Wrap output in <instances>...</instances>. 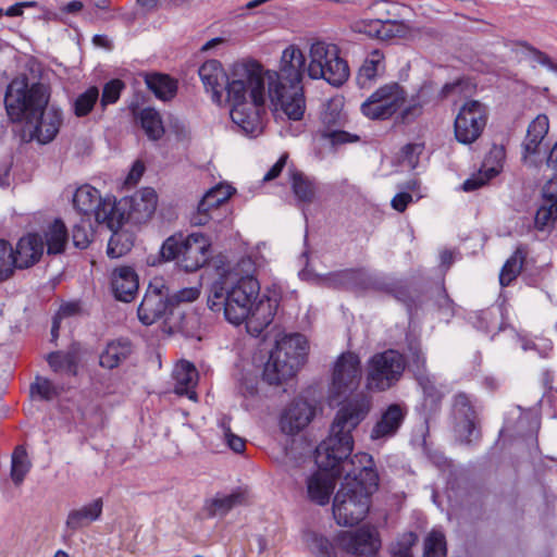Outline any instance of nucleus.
I'll return each instance as SVG.
<instances>
[{"label":"nucleus","mask_w":557,"mask_h":557,"mask_svg":"<svg viewBox=\"0 0 557 557\" xmlns=\"http://www.w3.org/2000/svg\"><path fill=\"white\" fill-rule=\"evenodd\" d=\"M259 290V283L251 275L243 276L235 283L220 278L210 287L208 307L214 312L223 311L225 320L231 324L240 325L247 319Z\"/></svg>","instance_id":"4"},{"label":"nucleus","mask_w":557,"mask_h":557,"mask_svg":"<svg viewBox=\"0 0 557 557\" xmlns=\"http://www.w3.org/2000/svg\"><path fill=\"white\" fill-rule=\"evenodd\" d=\"M210 247L209 238L201 233L172 235L163 242L160 256L163 261H176L186 272H195L209 261Z\"/></svg>","instance_id":"8"},{"label":"nucleus","mask_w":557,"mask_h":557,"mask_svg":"<svg viewBox=\"0 0 557 557\" xmlns=\"http://www.w3.org/2000/svg\"><path fill=\"white\" fill-rule=\"evenodd\" d=\"M102 509V498H96L86 505L70 510L65 520L66 530L71 533H75L88 528L91 523L100 519Z\"/></svg>","instance_id":"27"},{"label":"nucleus","mask_w":557,"mask_h":557,"mask_svg":"<svg viewBox=\"0 0 557 557\" xmlns=\"http://www.w3.org/2000/svg\"><path fill=\"white\" fill-rule=\"evenodd\" d=\"M405 368V357L395 349L373 355L368 361L367 387L380 392L391 388L400 380Z\"/></svg>","instance_id":"12"},{"label":"nucleus","mask_w":557,"mask_h":557,"mask_svg":"<svg viewBox=\"0 0 557 557\" xmlns=\"http://www.w3.org/2000/svg\"><path fill=\"white\" fill-rule=\"evenodd\" d=\"M486 124V110L478 100H469L460 108L455 119L456 139L463 145L474 143Z\"/></svg>","instance_id":"15"},{"label":"nucleus","mask_w":557,"mask_h":557,"mask_svg":"<svg viewBox=\"0 0 557 557\" xmlns=\"http://www.w3.org/2000/svg\"><path fill=\"white\" fill-rule=\"evenodd\" d=\"M403 109L395 116L396 124H410L416 121L423 112V104L416 99H411V101L407 106H403Z\"/></svg>","instance_id":"52"},{"label":"nucleus","mask_w":557,"mask_h":557,"mask_svg":"<svg viewBox=\"0 0 557 557\" xmlns=\"http://www.w3.org/2000/svg\"><path fill=\"white\" fill-rule=\"evenodd\" d=\"M137 314L145 325H151L163 319V330L169 334L193 335L189 322L194 317H187L180 307L173 306L171 290L162 278H154L149 283Z\"/></svg>","instance_id":"5"},{"label":"nucleus","mask_w":557,"mask_h":557,"mask_svg":"<svg viewBox=\"0 0 557 557\" xmlns=\"http://www.w3.org/2000/svg\"><path fill=\"white\" fill-rule=\"evenodd\" d=\"M99 100V89L96 86L78 95L74 101V113L76 116H86Z\"/></svg>","instance_id":"44"},{"label":"nucleus","mask_w":557,"mask_h":557,"mask_svg":"<svg viewBox=\"0 0 557 557\" xmlns=\"http://www.w3.org/2000/svg\"><path fill=\"white\" fill-rule=\"evenodd\" d=\"M157 203L158 196L151 187L143 188L131 197H124L119 201L114 198V206L123 215V224L128 219L136 222L146 221L154 213Z\"/></svg>","instance_id":"19"},{"label":"nucleus","mask_w":557,"mask_h":557,"mask_svg":"<svg viewBox=\"0 0 557 557\" xmlns=\"http://www.w3.org/2000/svg\"><path fill=\"white\" fill-rule=\"evenodd\" d=\"M413 200V195L408 191H400L396 194L391 200V206L398 212H404L408 205Z\"/></svg>","instance_id":"59"},{"label":"nucleus","mask_w":557,"mask_h":557,"mask_svg":"<svg viewBox=\"0 0 557 557\" xmlns=\"http://www.w3.org/2000/svg\"><path fill=\"white\" fill-rule=\"evenodd\" d=\"M307 352L308 342L302 334L292 333L278 337L264 364L263 380L270 385H280L293 377L304 363Z\"/></svg>","instance_id":"6"},{"label":"nucleus","mask_w":557,"mask_h":557,"mask_svg":"<svg viewBox=\"0 0 557 557\" xmlns=\"http://www.w3.org/2000/svg\"><path fill=\"white\" fill-rule=\"evenodd\" d=\"M288 154L283 153L280 159L275 162V164L264 174L263 181H272L276 178L285 168L287 163Z\"/></svg>","instance_id":"62"},{"label":"nucleus","mask_w":557,"mask_h":557,"mask_svg":"<svg viewBox=\"0 0 557 557\" xmlns=\"http://www.w3.org/2000/svg\"><path fill=\"white\" fill-rule=\"evenodd\" d=\"M476 418L470 397L466 393L456 394L451 403V419L454 432L461 443L470 444L479 437Z\"/></svg>","instance_id":"18"},{"label":"nucleus","mask_w":557,"mask_h":557,"mask_svg":"<svg viewBox=\"0 0 557 557\" xmlns=\"http://www.w3.org/2000/svg\"><path fill=\"white\" fill-rule=\"evenodd\" d=\"M384 69V54L380 50L371 51L358 71L356 77L358 86L369 88Z\"/></svg>","instance_id":"35"},{"label":"nucleus","mask_w":557,"mask_h":557,"mask_svg":"<svg viewBox=\"0 0 557 557\" xmlns=\"http://www.w3.org/2000/svg\"><path fill=\"white\" fill-rule=\"evenodd\" d=\"M418 536L413 532L403 533L391 547L392 557H413L412 546L417 543Z\"/></svg>","instance_id":"49"},{"label":"nucleus","mask_w":557,"mask_h":557,"mask_svg":"<svg viewBox=\"0 0 557 557\" xmlns=\"http://www.w3.org/2000/svg\"><path fill=\"white\" fill-rule=\"evenodd\" d=\"M128 108L148 138L158 140L164 135L162 120L156 109L150 107L139 109L138 103L134 101L129 103Z\"/></svg>","instance_id":"32"},{"label":"nucleus","mask_w":557,"mask_h":557,"mask_svg":"<svg viewBox=\"0 0 557 557\" xmlns=\"http://www.w3.org/2000/svg\"><path fill=\"white\" fill-rule=\"evenodd\" d=\"M410 367L414 372L421 373L425 368V358L419 347H410Z\"/></svg>","instance_id":"61"},{"label":"nucleus","mask_w":557,"mask_h":557,"mask_svg":"<svg viewBox=\"0 0 557 557\" xmlns=\"http://www.w3.org/2000/svg\"><path fill=\"white\" fill-rule=\"evenodd\" d=\"M422 150L423 146L420 144H407L401 149L403 161L407 162L409 168H416L419 154L422 152Z\"/></svg>","instance_id":"57"},{"label":"nucleus","mask_w":557,"mask_h":557,"mask_svg":"<svg viewBox=\"0 0 557 557\" xmlns=\"http://www.w3.org/2000/svg\"><path fill=\"white\" fill-rule=\"evenodd\" d=\"M337 476L341 475L321 469L312 473L306 482L308 498L320 506L329 504Z\"/></svg>","instance_id":"26"},{"label":"nucleus","mask_w":557,"mask_h":557,"mask_svg":"<svg viewBox=\"0 0 557 557\" xmlns=\"http://www.w3.org/2000/svg\"><path fill=\"white\" fill-rule=\"evenodd\" d=\"M73 205L82 218L90 220L94 216L98 224L108 230L121 228L123 225V215L114 206V197L102 198L91 185L85 184L76 189Z\"/></svg>","instance_id":"11"},{"label":"nucleus","mask_w":557,"mask_h":557,"mask_svg":"<svg viewBox=\"0 0 557 557\" xmlns=\"http://www.w3.org/2000/svg\"><path fill=\"white\" fill-rule=\"evenodd\" d=\"M423 557H446V541L442 532L432 531L426 536Z\"/></svg>","instance_id":"46"},{"label":"nucleus","mask_w":557,"mask_h":557,"mask_svg":"<svg viewBox=\"0 0 557 557\" xmlns=\"http://www.w3.org/2000/svg\"><path fill=\"white\" fill-rule=\"evenodd\" d=\"M360 380L359 357L350 351L343 352L334 363L331 393L337 397L347 396L358 388Z\"/></svg>","instance_id":"16"},{"label":"nucleus","mask_w":557,"mask_h":557,"mask_svg":"<svg viewBox=\"0 0 557 557\" xmlns=\"http://www.w3.org/2000/svg\"><path fill=\"white\" fill-rule=\"evenodd\" d=\"M200 295L198 287H184L175 293H171V302L173 306L180 307L181 302H193Z\"/></svg>","instance_id":"56"},{"label":"nucleus","mask_w":557,"mask_h":557,"mask_svg":"<svg viewBox=\"0 0 557 557\" xmlns=\"http://www.w3.org/2000/svg\"><path fill=\"white\" fill-rule=\"evenodd\" d=\"M125 84L121 79H111L106 83L100 97V106L104 110L109 104L115 103L124 89Z\"/></svg>","instance_id":"51"},{"label":"nucleus","mask_w":557,"mask_h":557,"mask_svg":"<svg viewBox=\"0 0 557 557\" xmlns=\"http://www.w3.org/2000/svg\"><path fill=\"white\" fill-rule=\"evenodd\" d=\"M90 220L82 218L81 222L75 224L72 230V240L76 248L85 249L89 246L92 237Z\"/></svg>","instance_id":"47"},{"label":"nucleus","mask_w":557,"mask_h":557,"mask_svg":"<svg viewBox=\"0 0 557 557\" xmlns=\"http://www.w3.org/2000/svg\"><path fill=\"white\" fill-rule=\"evenodd\" d=\"M111 285L117 300L129 302L138 292V275L131 267L117 268L112 273Z\"/></svg>","instance_id":"29"},{"label":"nucleus","mask_w":557,"mask_h":557,"mask_svg":"<svg viewBox=\"0 0 557 557\" xmlns=\"http://www.w3.org/2000/svg\"><path fill=\"white\" fill-rule=\"evenodd\" d=\"M405 419L404 409L393 404L382 413L380 420L371 430L370 438L372 441L386 440L396 434Z\"/></svg>","instance_id":"31"},{"label":"nucleus","mask_w":557,"mask_h":557,"mask_svg":"<svg viewBox=\"0 0 557 557\" xmlns=\"http://www.w3.org/2000/svg\"><path fill=\"white\" fill-rule=\"evenodd\" d=\"M48 363L51 369L55 372L61 371L63 369H71L73 364V359L70 355H65L59 351L51 352L48 356Z\"/></svg>","instance_id":"58"},{"label":"nucleus","mask_w":557,"mask_h":557,"mask_svg":"<svg viewBox=\"0 0 557 557\" xmlns=\"http://www.w3.org/2000/svg\"><path fill=\"white\" fill-rule=\"evenodd\" d=\"M313 414L314 410L307 401H294L281 414V431L287 435H295L310 423Z\"/></svg>","instance_id":"23"},{"label":"nucleus","mask_w":557,"mask_h":557,"mask_svg":"<svg viewBox=\"0 0 557 557\" xmlns=\"http://www.w3.org/2000/svg\"><path fill=\"white\" fill-rule=\"evenodd\" d=\"M211 212L206 208H201V205L198 203L197 210L190 215V224L194 226L206 225L212 219Z\"/></svg>","instance_id":"60"},{"label":"nucleus","mask_w":557,"mask_h":557,"mask_svg":"<svg viewBox=\"0 0 557 557\" xmlns=\"http://www.w3.org/2000/svg\"><path fill=\"white\" fill-rule=\"evenodd\" d=\"M267 71L253 59H242L230 69L225 86L226 99H267Z\"/></svg>","instance_id":"9"},{"label":"nucleus","mask_w":557,"mask_h":557,"mask_svg":"<svg viewBox=\"0 0 557 557\" xmlns=\"http://www.w3.org/2000/svg\"><path fill=\"white\" fill-rule=\"evenodd\" d=\"M232 108L230 115L246 135L256 137L262 133L261 114L264 113L265 99H226Z\"/></svg>","instance_id":"17"},{"label":"nucleus","mask_w":557,"mask_h":557,"mask_svg":"<svg viewBox=\"0 0 557 557\" xmlns=\"http://www.w3.org/2000/svg\"><path fill=\"white\" fill-rule=\"evenodd\" d=\"M371 403L361 397L347 403L336 413L331 424L330 435L315 448V463L319 469L335 474L351 476L363 467L372 469V457L367 453L351 456L354 449L352 431L367 417Z\"/></svg>","instance_id":"1"},{"label":"nucleus","mask_w":557,"mask_h":557,"mask_svg":"<svg viewBox=\"0 0 557 557\" xmlns=\"http://www.w3.org/2000/svg\"><path fill=\"white\" fill-rule=\"evenodd\" d=\"M523 259V252L518 248L505 262L499 273V283L502 286H508L518 276L522 269Z\"/></svg>","instance_id":"42"},{"label":"nucleus","mask_w":557,"mask_h":557,"mask_svg":"<svg viewBox=\"0 0 557 557\" xmlns=\"http://www.w3.org/2000/svg\"><path fill=\"white\" fill-rule=\"evenodd\" d=\"M198 75L206 91L211 94L212 101L221 103L230 77L222 63L218 60H208L198 69Z\"/></svg>","instance_id":"22"},{"label":"nucleus","mask_w":557,"mask_h":557,"mask_svg":"<svg viewBox=\"0 0 557 557\" xmlns=\"http://www.w3.org/2000/svg\"><path fill=\"white\" fill-rule=\"evenodd\" d=\"M293 193L299 202L311 203L315 199L317 185L313 180L295 168L289 169Z\"/></svg>","instance_id":"36"},{"label":"nucleus","mask_w":557,"mask_h":557,"mask_svg":"<svg viewBox=\"0 0 557 557\" xmlns=\"http://www.w3.org/2000/svg\"><path fill=\"white\" fill-rule=\"evenodd\" d=\"M322 137L329 139L332 145L355 143L359 140L357 135L341 129L322 131Z\"/></svg>","instance_id":"55"},{"label":"nucleus","mask_w":557,"mask_h":557,"mask_svg":"<svg viewBox=\"0 0 557 557\" xmlns=\"http://www.w3.org/2000/svg\"><path fill=\"white\" fill-rule=\"evenodd\" d=\"M61 393L60 388L46 377L37 376L30 385V394L37 395L42 400H52Z\"/></svg>","instance_id":"48"},{"label":"nucleus","mask_w":557,"mask_h":557,"mask_svg":"<svg viewBox=\"0 0 557 557\" xmlns=\"http://www.w3.org/2000/svg\"><path fill=\"white\" fill-rule=\"evenodd\" d=\"M147 87L157 98L163 101L172 99L177 92V83L165 74H150L146 76Z\"/></svg>","instance_id":"38"},{"label":"nucleus","mask_w":557,"mask_h":557,"mask_svg":"<svg viewBox=\"0 0 557 557\" xmlns=\"http://www.w3.org/2000/svg\"><path fill=\"white\" fill-rule=\"evenodd\" d=\"M407 94L398 83L377 88L362 104L361 112L371 120H387L406 103Z\"/></svg>","instance_id":"13"},{"label":"nucleus","mask_w":557,"mask_h":557,"mask_svg":"<svg viewBox=\"0 0 557 557\" xmlns=\"http://www.w3.org/2000/svg\"><path fill=\"white\" fill-rule=\"evenodd\" d=\"M357 29L359 33L381 40L403 37L407 33L406 24L396 20L362 21L357 25Z\"/></svg>","instance_id":"28"},{"label":"nucleus","mask_w":557,"mask_h":557,"mask_svg":"<svg viewBox=\"0 0 557 557\" xmlns=\"http://www.w3.org/2000/svg\"><path fill=\"white\" fill-rule=\"evenodd\" d=\"M220 428L222 429L224 441L226 445L236 454H240L245 450L246 442L243 437L234 434L231 430L230 418L224 417L220 421Z\"/></svg>","instance_id":"53"},{"label":"nucleus","mask_w":557,"mask_h":557,"mask_svg":"<svg viewBox=\"0 0 557 557\" xmlns=\"http://www.w3.org/2000/svg\"><path fill=\"white\" fill-rule=\"evenodd\" d=\"M212 189L215 191V198L219 199L221 205L228 200L235 191V189L228 184H218L212 187Z\"/></svg>","instance_id":"64"},{"label":"nucleus","mask_w":557,"mask_h":557,"mask_svg":"<svg viewBox=\"0 0 557 557\" xmlns=\"http://www.w3.org/2000/svg\"><path fill=\"white\" fill-rule=\"evenodd\" d=\"M49 99V89L45 84H29L27 76L22 75L12 79L8 85L4 106L10 120L20 122L45 109Z\"/></svg>","instance_id":"7"},{"label":"nucleus","mask_w":557,"mask_h":557,"mask_svg":"<svg viewBox=\"0 0 557 557\" xmlns=\"http://www.w3.org/2000/svg\"><path fill=\"white\" fill-rule=\"evenodd\" d=\"M379 475L372 469H361L351 476H344L333 499V515L339 525L352 527L367 516L370 497L376 491Z\"/></svg>","instance_id":"3"},{"label":"nucleus","mask_w":557,"mask_h":557,"mask_svg":"<svg viewBox=\"0 0 557 557\" xmlns=\"http://www.w3.org/2000/svg\"><path fill=\"white\" fill-rule=\"evenodd\" d=\"M119 230H110L112 235L108 243L107 253L112 259L124 256L133 246L131 236L126 233H120Z\"/></svg>","instance_id":"43"},{"label":"nucleus","mask_w":557,"mask_h":557,"mask_svg":"<svg viewBox=\"0 0 557 557\" xmlns=\"http://www.w3.org/2000/svg\"><path fill=\"white\" fill-rule=\"evenodd\" d=\"M62 112L48 106L39 110L34 116L25 120L22 131V139L26 143L36 140L41 145L51 143L60 131Z\"/></svg>","instance_id":"14"},{"label":"nucleus","mask_w":557,"mask_h":557,"mask_svg":"<svg viewBox=\"0 0 557 557\" xmlns=\"http://www.w3.org/2000/svg\"><path fill=\"white\" fill-rule=\"evenodd\" d=\"M240 493H232L228 495H224L221 497H215L211 502V515L213 516H224L234 506L238 505L242 502Z\"/></svg>","instance_id":"50"},{"label":"nucleus","mask_w":557,"mask_h":557,"mask_svg":"<svg viewBox=\"0 0 557 557\" xmlns=\"http://www.w3.org/2000/svg\"><path fill=\"white\" fill-rule=\"evenodd\" d=\"M483 168L484 172H480L479 175L472 176L463 182L462 189L465 191H472L480 188L499 173V169L497 166L486 168V164L484 163Z\"/></svg>","instance_id":"54"},{"label":"nucleus","mask_w":557,"mask_h":557,"mask_svg":"<svg viewBox=\"0 0 557 557\" xmlns=\"http://www.w3.org/2000/svg\"><path fill=\"white\" fill-rule=\"evenodd\" d=\"M306 57L295 45L283 50L278 71H267L268 96L289 120L299 121L306 110L302 77Z\"/></svg>","instance_id":"2"},{"label":"nucleus","mask_w":557,"mask_h":557,"mask_svg":"<svg viewBox=\"0 0 557 557\" xmlns=\"http://www.w3.org/2000/svg\"><path fill=\"white\" fill-rule=\"evenodd\" d=\"M14 250L4 239H0V281L8 280L16 268Z\"/></svg>","instance_id":"45"},{"label":"nucleus","mask_w":557,"mask_h":557,"mask_svg":"<svg viewBox=\"0 0 557 557\" xmlns=\"http://www.w3.org/2000/svg\"><path fill=\"white\" fill-rule=\"evenodd\" d=\"M199 203L201 205V208H206L209 211H215L221 206L219 199L215 198V191H213L212 188L203 195Z\"/></svg>","instance_id":"63"},{"label":"nucleus","mask_w":557,"mask_h":557,"mask_svg":"<svg viewBox=\"0 0 557 557\" xmlns=\"http://www.w3.org/2000/svg\"><path fill=\"white\" fill-rule=\"evenodd\" d=\"M32 462L24 447L17 446L12 454L11 479L15 485H21L29 472Z\"/></svg>","instance_id":"40"},{"label":"nucleus","mask_w":557,"mask_h":557,"mask_svg":"<svg viewBox=\"0 0 557 557\" xmlns=\"http://www.w3.org/2000/svg\"><path fill=\"white\" fill-rule=\"evenodd\" d=\"M44 253V239L39 234L22 237L14 250L16 268L25 269L35 264Z\"/></svg>","instance_id":"30"},{"label":"nucleus","mask_w":557,"mask_h":557,"mask_svg":"<svg viewBox=\"0 0 557 557\" xmlns=\"http://www.w3.org/2000/svg\"><path fill=\"white\" fill-rule=\"evenodd\" d=\"M343 101L342 99L335 98L329 100L321 112V122L324 126L323 131H331L342 124L343 114Z\"/></svg>","instance_id":"41"},{"label":"nucleus","mask_w":557,"mask_h":557,"mask_svg":"<svg viewBox=\"0 0 557 557\" xmlns=\"http://www.w3.org/2000/svg\"><path fill=\"white\" fill-rule=\"evenodd\" d=\"M547 166L553 175L543 187V202L535 214V225L543 230L557 219V141L547 157Z\"/></svg>","instance_id":"20"},{"label":"nucleus","mask_w":557,"mask_h":557,"mask_svg":"<svg viewBox=\"0 0 557 557\" xmlns=\"http://www.w3.org/2000/svg\"><path fill=\"white\" fill-rule=\"evenodd\" d=\"M302 540L308 550L315 557H335L334 546L325 536L306 531Z\"/></svg>","instance_id":"39"},{"label":"nucleus","mask_w":557,"mask_h":557,"mask_svg":"<svg viewBox=\"0 0 557 557\" xmlns=\"http://www.w3.org/2000/svg\"><path fill=\"white\" fill-rule=\"evenodd\" d=\"M42 239L49 255L63 252L67 242V231L63 221L54 220L46 230Z\"/></svg>","instance_id":"37"},{"label":"nucleus","mask_w":557,"mask_h":557,"mask_svg":"<svg viewBox=\"0 0 557 557\" xmlns=\"http://www.w3.org/2000/svg\"><path fill=\"white\" fill-rule=\"evenodd\" d=\"M133 352L132 343L128 339H117L108 343L99 357L102 368L112 370L122 364Z\"/></svg>","instance_id":"34"},{"label":"nucleus","mask_w":557,"mask_h":557,"mask_svg":"<svg viewBox=\"0 0 557 557\" xmlns=\"http://www.w3.org/2000/svg\"><path fill=\"white\" fill-rule=\"evenodd\" d=\"M275 304L270 298H261L253 301L245 319L247 332L258 337L271 324L275 315Z\"/></svg>","instance_id":"25"},{"label":"nucleus","mask_w":557,"mask_h":557,"mask_svg":"<svg viewBox=\"0 0 557 557\" xmlns=\"http://www.w3.org/2000/svg\"><path fill=\"white\" fill-rule=\"evenodd\" d=\"M307 75L311 79H324L330 85L339 87L349 77V66L347 61L339 57L336 45L315 41L309 49Z\"/></svg>","instance_id":"10"},{"label":"nucleus","mask_w":557,"mask_h":557,"mask_svg":"<svg viewBox=\"0 0 557 557\" xmlns=\"http://www.w3.org/2000/svg\"><path fill=\"white\" fill-rule=\"evenodd\" d=\"M549 129V121L547 115L539 114L529 124L527 135L521 144L522 148V161L525 164H534L535 161L532 159L534 156L540 153L541 144Z\"/></svg>","instance_id":"24"},{"label":"nucleus","mask_w":557,"mask_h":557,"mask_svg":"<svg viewBox=\"0 0 557 557\" xmlns=\"http://www.w3.org/2000/svg\"><path fill=\"white\" fill-rule=\"evenodd\" d=\"M379 532L374 528L362 527L356 531L343 532L339 546L351 555L363 556L375 553L380 548Z\"/></svg>","instance_id":"21"},{"label":"nucleus","mask_w":557,"mask_h":557,"mask_svg":"<svg viewBox=\"0 0 557 557\" xmlns=\"http://www.w3.org/2000/svg\"><path fill=\"white\" fill-rule=\"evenodd\" d=\"M173 379L175 381L174 392L177 395H186L191 400L197 399L194 388L198 381V371L193 363L181 361L176 364Z\"/></svg>","instance_id":"33"}]
</instances>
